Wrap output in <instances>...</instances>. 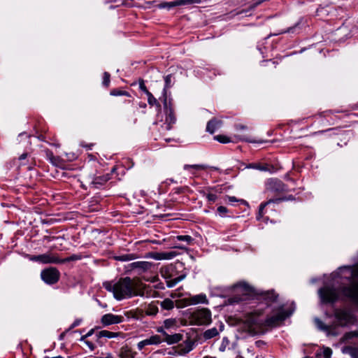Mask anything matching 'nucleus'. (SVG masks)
Listing matches in <instances>:
<instances>
[{"mask_svg": "<svg viewBox=\"0 0 358 358\" xmlns=\"http://www.w3.org/2000/svg\"><path fill=\"white\" fill-rule=\"evenodd\" d=\"M145 313L147 315L155 316L158 313V307L155 304H149L146 308Z\"/></svg>", "mask_w": 358, "mask_h": 358, "instance_id": "nucleus-25", "label": "nucleus"}, {"mask_svg": "<svg viewBox=\"0 0 358 358\" xmlns=\"http://www.w3.org/2000/svg\"><path fill=\"white\" fill-rule=\"evenodd\" d=\"M264 299L268 300V302H273L276 300L278 295L273 291L266 292L264 294Z\"/></svg>", "mask_w": 358, "mask_h": 358, "instance_id": "nucleus-33", "label": "nucleus"}, {"mask_svg": "<svg viewBox=\"0 0 358 358\" xmlns=\"http://www.w3.org/2000/svg\"><path fill=\"white\" fill-rule=\"evenodd\" d=\"M160 305L163 309L169 310L173 308L174 302L170 299H165L160 302Z\"/></svg>", "mask_w": 358, "mask_h": 358, "instance_id": "nucleus-26", "label": "nucleus"}, {"mask_svg": "<svg viewBox=\"0 0 358 358\" xmlns=\"http://www.w3.org/2000/svg\"><path fill=\"white\" fill-rule=\"evenodd\" d=\"M334 316L336 319V322L334 324L327 325L318 318L315 319V323L319 329L326 332L328 336L331 335L335 336L338 334L336 331V327H344L350 324L352 322V317L350 313L342 310H336Z\"/></svg>", "mask_w": 358, "mask_h": 358, "instance_id": "nucleus-3", "label": "nucleus"}, {"mask_svg": "<svg viewBox=\"0 0 358 358\" xmlns=\"http://www.w3.org/2000/svg\"><path fill=\"white\" fill-rule=\"evenodd\" d=\"M291 29H288L287 31H286V32H290Z\"/></svg>", "mask_w": 358, "mask_h": 358, "instance_id": "nucleus-62", "label": "nucleus"}, {"mask_svg": "<svg viewBox=\"0 0 358 358\" xmlns=\"http://www.w3.org/2000/svg\"><path fill=\"white\" fill-rule=\"evenodd\" d=\"M262 311L257 310L244 317L243 329L250 334H257L264 330V319L262 318Z\"/></svg>", "mask_w": 358, "mask_h": 358, "instance_id": "nucleus-4", "label": "nucleus"}, {"mask_svg": "<svg viewBox=\"0 0 358 358\" xmlns=\"http://www.w3.org/2000/svg\"><path fill=\"white\" fill-rule=\"evenodd\" d=\"M247 168L257 169V170L262 171H268L267 166L263 165V164H250L247 166Z\"/></svg>", "mask_w": 358, "mask_h": 358, "instance_id": "nucleus-34", "label": "nucleus"}, {"mask_svg": "<svg viewBox=\"0 0 358 358\" xmlns=\"http://www.w3.org/2000/svg\"><path fill=\"white\" fill-rule=\"evenodd\" d=\"M147 96L148 102L150 106L159 104L157 100L154 97L151 92L148 93Z\"/></svg>", "mask_w": 358, "mask_h": 358, "instance_id": "nucleus-41", "label": "nucleus"}, {"mask_svg": "<svg viewBox=\"0 0 358 358\" xmlns=\"http://www.w3.org/2000/svg\"><path fill=\"white\" fill-rule=\"evenodd\" d=\"M226 199L227 200L228 202H229L231 203L237 202L238 204H241V205H245V206L248 205V203L246 201H245L243 199H238L234 196H227Z\"/></svg>", "mask_w": 358, "mask_h": 358, "instance_id": "nucleus-30", "label": "nucleus"}, {"mask_svg": "<svg viewBox=\"0 0 358 358\" xmlns=\"http://www.w3.org/2000/svg\"><path fill=\"white\" fill-rule=\"evenodd\" d=\"M44 358H64L62 356H57V357H45Z\"/></svg>", "mask_w": 358, "mask_h": 358, "instance_id": "nucleus-59", "label": "nucleus"}, {"mask_svg": "<svg viewBox=\"0 0 358 358\" xmlns=\"http://www.w3.org/2000/svg\"><path fill=\"white\" fill-rule=\"evenodd\" d=\"M176 238L178 240V241H185L187 242L188 244H190L193 239L192 238L189 236V235H180V236H176Z\"/></svg>", "mask_w": 358, "mask_h": 358, "instance_id": "nucleus-37", "label": "nucleus"}, {"mask_svg": "<svg viewBox=\"0 0 358 358\" xmlns=\"http://www.w3.org/2000/svg\"><path fill=\"white\" fill-rule=\"evenodd\" d=\"M110 179V174L107 173L103 176H96L94 178L92 185L95 188H100L101 186L104 185Z\"/></svg>", "mask_w": 358, "mask_h": 358, "instance_id": "nucleus-17", "label": "nucleus"}, {"mask_svg": "<svg viewBox=\"0 0 358 358\" xmlns=\"http://www.w3.org/2000/svg\"><path fill=\"white\" fill-rule=\"evenodd\" d=\"M133 317L136 318V319H138L139 318V315H137L136 313H134L133 315H132Z\"/></svg>", "mask_w": 358, "mask_h": 358, "instance_id": "nucleus-58", "label": "nucleus"}, {"mask_svg": "<svg viewBox=\"0 0 358 358\" xmlns=\"http://www.w3.org/2000/svg\"><path fill=\"white\" fill-rule=\"evenodd\" d=\"M27 157V153H23L22 155H21L19 157V160L20 161H22L24 159H25Z\"/></svg>", "mask_w": 358, "mask_h": 358, "instance_id": "nucleus-54", "label": "nucleus"}, {"mask_svg": "<svg viewBox=\"0 0 358 358\" xmlns=\"http://www.w3.org/2000/svg\"><path fill=\"white\" fill-rule=\"evenodd\" d=\"M221 126L220 120L213 119L210 120L206 126V130L210 134H213Z\"/></svg>", "mask_w": 358, "mask_h": 358, "instance_id": "nucleus-21", "label": "nucleus"}, {"mask_svg": "<svg viewBox=\"0 0 358 358\" xmlns=\"http://www.w3.org/2000/svg\"><path fill=\"white\" fill-rule=\"evenodd\" d=\"M185 278V275H180L177 278H176V281L177 282V283H178L179 282L182 281L184 278Z\"/></svg>", "mask_w": 358, "mask_h": 358, "instance_id": "nucleus-52", "label": "nucleus"}, {"mask_svg": "<svg viewBox=\"0 0 358 358\" xmlns=\"http://www.w3.org/2000/svg\"><path fill=\"white\" fill-rule=\"evenodd\" d=\"M87 338H88V337H87V336H86V334H85V335L83 336L80 338V341H84V342H85V341H87L85 340Z\"/></svg>", "mask_w": 358, "mask_h": 358, "instance_id": "nucleus-57", "label": "nucleus"}, {"mask_svg": "<svg viewBox=\"0 0 358 358\" xmlns=\"http://www.w3.org/2000/svg\"><path fill=\"white\" fill-rule=\"evenodd\" d=\"M182 304L181 306H187L199 303L208 304V300L205 294H199L194 296H190L188 298H184L180 301Z\"/></svg>", "mask_w": 358, "mask_h": 358, "instance_id": "nucleus-9", "label": "nucleus"}, {"mask_svg": "<svg viewBox=\"0 0 358 358\" xmlns=\"http://www.w3.org/2000/svg\"><path fill=\"white\" fill-rule=\"evenodd\" d=\"M110 354H108L107 356L105 357H95V358H110Z\"/></svg>", "mask_w": 358, "mask_h": 358, "instance_id": "nucleus-60", "label": "nucleus"}, {"mask_svg": "<svg viewBox=\"0 0 358 358\" xmlns=\"http://www.w3.org/2000/svg\"><path fill=\"white\" fill-rule=\"evenodd\" d=\"M164 104L166 110V118L164 122V128L166 130H170L172 124L176 123V119L173 113V110L171 107H169L167 105V99L164 98Z\"/></svg>", "mask_w": 358, "mask_h": 358, "instance_id": "nucleus-12", "label": "nucleus"}, {"mask_svg": "<svg viewBox=\"0 0 358 358\" xmlns=\"http://www.w3.org/2000/svg\"><path fill=\"white\" fill-rule=\"evenodd\" d=\"M81 259H82L81 255L74 254V255L69 256V257L65 258V259H60V264L69 262H73V261H78Z\"/></svg>", "mask_w": 358, "mask_h": 358, "instance_id": "nucleus-32", "label": "nucleus"}, {"mask_svg": "<svg viewBox=\"0 0 358 358\" xmlns=\"http://www.w3.org/2000/svg\"><path fill=\"white\" fill-rule=\"evenodd\" d=\"M133 266L135 268H139L143 271H146L150 268L151 264L148 262H137L133 263Z\"/></svg>", "mask_w": 358, "mask_h": 358, "instance_id": "nucleus-28", "label": "nucleus"}, {"mask_svg": "<svg viewBox=\"0 0 358 358\" xmlns=\"http://www.w3.org/2000/svg\"><path fill=\"white\" fill-rule=\"evenodd\" d=\"M202 0H178L176 1L171 2H162L159 3L157 6L160 9L166 8L168 10L171 9L176 6L193 4V3H201Z\"/></svg>", "mask_w": 358, "mask_h": 358, "instance_id": "nucleus-11", "label": "nucleus"}, {"mask_svg": "<svg viewBox=\"0 0 358 358\" xmlns=\"http://www.w3.org/2000/svg\"><path fill=\"white\" fill-rule=\"evenodd\" d=\"M217 212L220 216L224 217L226 213L228 212V209L224 206H220L217 208Z\"/></svg>", "mask_w": 358, "mask_h": 358, "instance_id": "nucleus-42", "label": "nucleus"}, {"mask_svg": "<svg viewBox=\"0 0 358 358\" xmlns=\"http://www.w3.org/2000/svg\"><path fill=\"white\" fill-rule=\"evenodd\" d=\"M139 88L141 91H143V92L145 93V94L147 95L148 93H150V92L148 91V90L147 89L145 83H144V81L143 80H139Z\"/></svg>", "mask_w": 358, "mask_h": 358, "instance_id": "nucleus-44", "label": "nucleus"}, {"mask_svg": "<svg viewBox=\"0 0 358 358\" xmlns=\"http://www.w3.org/2000/svg\"><path fill=\"white\" fill-rule=\"evenodd\" d=\"M201 194H202L203 196H206L208 201L210 203H214L217 199V196L216 194L210 192H206L204 190L201 191Z\"/></svg>", "mask_w": 358, "mask_h": 358, "instance_id": "nucleus-31", "label": "nucleus"}, {"mask_svg": "<svg viewBox=\"0 0 358 358\" xmlns=\"http://www.w3.org/2000/svg\"><path fill=\"white\" fill-rule=\"evenodd\" d=\"M214 138L222 143H227L230 142V139L229 137L224 135H217L214 137Z\"/></svg>", "mask_w": 358, "mask_h": 358, "instance_id": "nucleus-36", "label": "nucleus"}, {"mask_svg": "<svg viewBox=\"0 0 358 358\" xmlns=\"http://www.w3.org/2000/svg\"><path fill=\"white\" fill-rule=\"evenodd\" d=\"M177 255V252L174 251L166 252H156L152 255V257L157 260L162 259H171Z\"/></svg>", "mask_w": 358, "mask_h": 358, "instance_id": "nucleus-20", "label": "nucleus"}, {"mask_svg": "<svg viewBox=\"0 0 358 358\" xmlns=\"http://www.w3.org/2000/svg\"><path fill=\"white\" fill-rule=\"evenodd\" d=\"M110 83V74L108 72H104L103 77V85L108 87Z\"/></svg>", "mask_w": 358, "mask_h": 358, "instance_id": "nucleus-43", "label": "nucleus"}, {"mask_svg": "<svg viewBox=\"0 0 358 358\" xmlns=\"http://www.w3.org/2000/svg\"><path fill=\"white\" fill-rule=\"evenodd\" d=\"M233 289L244 295H250L256 294L253 287L245 282H240L233 285Z\"/></svg>", "mask_w": 358, "mask_h": 358, "instance_id": "nucleus-14", "label": "nucleus"}, {"mask_svg": "<svg viewBox=\"0 0 358 358\" xmlns=\"http://www.w3.org/2000/svg\"><path fill=\"white\" fill-rule=\"evenodd\" d=\"M244 140L248 141V142H250V143H263V141H256V140L251 139V138H248L244 139Z\"/></svg>", "mask_w": 358, "mask_h": 358, "instance_id": "nucleus-51", "label": "nucleus"}, {"mask_svg": "<svg viewBox=\"0 0 358 358\" xmlns=\"http://www.w3.org/2000/svg\"><path fill=\"white\" fill-rule=\"evenodd\" d=\"M39 259L43 264H60V259L52 253L40 255Z\"/></svg>", "mask_w": 358, "mask_h": 358, "instance_id": "nucleus-16", "label": "nucleus"}, {"mask_svg": "<svg viewBox=\"0 0 358 358\" xmlns=\"http://www.w3.org/2000/svg\"><path fill=\"white\" fill-rule=\"evenodd\" d=\"M268 188L275 192H283L285 190V185L278 179H271L268 182Z\"/></svg>", "mask_w": 358, "mask_h": 358, "instance_id": "nucleus-19", "label": "nucleus"}, {"mask_svg": "<svg viewBox=\"0 0 358 358\" xmlns=\"http://www.w3.org/2000/svg\"><path fill=\"white\" fill-rule=\"evenodd\" d=\"M292 313L280 311L278 314L271 316L264 321V329L267 327H273L278 326L280 322L289 317Z\"/></svg>", "mask_w": 358, "mask_h": 358, "instance_id": "nucleus-8", "label": "nucleus"}, {"mask_svg": "<svg viewBox=\"0 0 358 358\" xmlns=\"http://www.w3.org/2000/svg\"><path fill=\"white\" fill-rule=\"evenodd\" d=\"M161 273L162 277H164L166 279L171 278V275L167 274V268H162Z\"/></svg>", "mask_w": 358, "mask_h": 358, "instance_id": "nucleus-48", "label": "nucleus"}, {"mask_svg": "<svg viewBox=\"0 0 358 358\" xmlns=\"http://www.w3.org/2000/svg\"><path fill=\"white\" fill-rule=\"evenodd\" d=\"M176 324V320L174 319H166L164 322V327L166 329H169Z\"/></svg>", "mask_w": 358, "mask_h": 358, "instance_id": "nucleus-40", "label": "nucleus"}, {"mask_svg": "<svg viewBox=\"0 0 358 358\" xmlns=\"http://www.w3.org/2000/svg\"><path fill=\"white\" fill-rule=\"evenodd\" d=\"M319 294L324 303H333L338 298V290L334 287H324L320 289Z\"/></svg>", "mask_w": 358, "mask_h": 358, "instance_id": "nucleus-7", "label": "nucleus"}, {"mask_svg": "<svg viewBox=\"0 0 358 358\" xmlns=\"http://www.w3.org/2000/svg\"><path fill=\"white\" fill-rule=\"evenodd\" d=\"M103 286L107 291L113 292L114 297L119 301L136 296H149L147 290L149 286L137 278H121L116 282H104Z\"/></svg>", "mask_w": 358, "mask_h": 358, "instance_id": "nucleus-1", "label": "nucleus"}, {"mask_svg": "<svg viewBox=\"0 0 358 358\" xmlns=\"http://www.w3.org/2000/svg\"><path fill=\"white\" fill-rule=\"evenodd\" d=\"M171 78H172L171 75H168L164 78V81H165V87L164 89V98L166 97V89L171 87V81H172Z\"/></svg>", "mask_w": 358, "mask_h": 358, "instance_id": "nucleus-35", "label": "nucleus"}, {"mask_svg": "<svg viewBox=\"0 0 358 358\" xmlns=\"http://www.w3.org/2000/svg\"><path fill=\"white\" fill-rule=\"evenodd\" d=\"M119 260L121 261H129L134 259V255H124L119 257L117 258Z\"/></svg>", "mask_w": 358, "mask_h": 358, "instance_id": "nucleus-45", "label": "nucleus"}, {"mask_svg": "<svg viewBox=\"0 0 358 358\" xmlns=\"http://www.w3.org/2000/svg\"><path fill=\"white\" fill-rule=\"evenodd\" d=\"M146 345H149L148 343V341L147 339H145L143 341H140L138 345H137V348L138 349V350H142L143 349V348Z\"/></svg>", "mask_w": 358, "mask_h": 358, "instance_id": "nucleus-46", "label": "nucleus"}, {"mask_svg": "<svg viewBox=\"0 0 358 358\" xmlns=\"http://www.w3.org/2000/svg\"><path fill=\"white\" fill-rule=\"evenodd\" d=\"M48 222L46 221V222H43V224H47Z\"/></svg>", "mask_w": 358, "mask_h": 358, "instance_id": "nucleus-63", "label": "nucleus"}, {"mask_svg": "<svg viewBox=\"0 0 358 358\" xmlns=\"http://www.w3.org/2000/svg\"><path fill=\"white\" fill-rule=\"evenodd\" d=\"M354 337H358V332L357 331H350L348 333H346L343 336V341H347L350 339H352Z\"/></svg>", "mask_w": 358, "mask_h": 358, "instance_id": "nucleus-38", "label": "nucleus"}, {"mask_svg": "<svg viewBox=\"0 0 358 358\" xmlns=\"http://www.w3.org/2000/svg\"><path fill=\"white\" fill-rule=\"evenodd\" d=\"M112 96H129V94L126 91H122L119 90H113L110 92Z\"/></svg>", "mask_w": 358, "mask_h": 358, "instance_id": "nucleus-39", "label": "nucleus"}, {"mask_svg": "<svg viewBox=\"0 0 358 358\" xmlns=\"http://www.w3.org/2000/svg\"><path fill=\"white\" fill-rule=\"evenodd\" d=\"M207 168H208V166L205 165V164H193V165L185 164L183 166V169L185 170H189V169H192L195 171L205 170Z\"/></svg>", "mask_w": 358, "mask_h": 358, "instance_id": "nucleus-27", "label": "nucleus"}, {"mask_svg": "<svg viewBox=\"0 0 358 358\" xmlns=\"http://www.w3.org/2000/svg\"><path fill=\"white\" fill-rule=\"evenodd\" d=\"M81 321H82V320H81V319H77V320H76L73 322V324L71 325V327H70L69 329H73L74 327H76L78 326V325L80 324Z\"/></svg>", "mask_w": 358, "mask_h": 358, "instance_id": "nucleus-49", "label": "nucleus"}, {"mask_svg": "<svg viewBox=\"0 0 358 358\" xmlns=\"http://www.w3.org/2000/svg\"><path fill=\"white\" fill-rule=\"evenodd\" d=\"M177 284V282L176 281V279H171L166 281V285L169 287H173Z\"/></svg>", "mask_w": 358, "mask_h": 358, "instance_id": "nucleus-47", "label": "nucleus"}, {"mask_svg": "<svg viewBox=\"0 0 358 358\" xmlns=\"http://www.w3.org/2000/svg\"><path fill=\"white\" fill-rule=\"evenodd\" d=\"M164 338L162 339V342L164 341L169 345H172L178 343L182 338V335L180 334H175L169 335L167 333H164Z\"/></svg>", "mask_w": 358, "mask_h": 358, "instance_id": "nucleus-18", "label": "nucleus"}, {"mask_svg": "<svg viewBox=\"0 0 358 358\" xmlns=\"http://www.w3.org/2000/svg\"><path fill=\"white\" fill-rule=\"evenodd\" d=\"M219 334V331L217 328L213 327L206 330L203 334V337L205 340H208L217 336Z\"/></svg>", "mask_w": 358, "mask_h": 358, "instance_id": "nucleus-23", "label": "nucleus"}, {"mask_svg": "<svg viewBox=\"0 0 358 358\" xmlns=\"http://www.w3.org/2000/svg\"><path fill=\"white\" fill-rule=\"evenodd\" d=\"M30 259L34 262H40L39 255L32 256L31 257H30Z\"/></svg>", "mask_w": 358, "mask_h": 358, "instance_id": "nucleus-53", "label": "nucleus"}, {"mask_svg": "<svg viewBox=\"0 0 358 358\" xmlns=\"http://www.w3.org/2000/svg\"><path fill=\"white\" fill-rule=\"evenodd\" d=\"M119 356L121 358H134V354L129 348L124 346L121 348Z\"/></svg>", "mask_w": 358, "mask_h": 358, "instance_id": "nucleus-24", "label": "nucleus"}, {"mask_svg": "<svg viewBox=\"0 0 358 358\" xmlns=\"http://www.w3.org/2000/svg\"><path fill=\"white\" fill-rule=\"evenodd\" d=\"M189 321L194 325H208L212 322L211 312L206 308L195 310L191 313Z\"/></svg>", "mask_w": 358, "mask_h": 358, "instance_id": "nucleus-5", "label": "nucleus"}, {"mask_svg": "<svg viewBox=\"0 0 358 358\" xmlns=\"http://www.w3.org/2000/svg\"><path fill=\"white\" fill-rule=\"evenodd\" d=\"M93 333H94V329H92L90 330V331L86 334V336L90 337V336H91L93 334Z\"/></svg>", "mask_w": 358, "mask_h": 358, "instance_id": "nucleus-55", "label": "nucleus"}, {"mask_svg": "<svg viewBox=\"0 0 358 358\" xmlns=\"http://www.w3.org/2000/svg\"><path fill=\"white\" fill-rule=\"evenodd\" d=\"M157 331L159 332V333H162L163 335H164V333H166V331H164L163 327L158 328L157 329Z\"/></svg>", "mask_w": 358, "mask_h": 358, "instance_id": "nucleus-56", "label": "nucleus"}, {"mask_svg": "<svg viewBox=\"0 0 358 358\" xmlns=\"http://www.w3.org/2000/svg\"><path fill=\"white\" fill-rule=\"evenodd\" d=\"M149 345H158L162 342V339L159 335H154L147 338Z\"/></svg>", "mask_w": 358, "mask_h": 358, "instance_id": "nucleus-29", "label": "nucleus"}, {"mask_svg": "<svg viewBox=\"0 0 358 358\" xmlns=\"http://www.w3.org/2000/svg\"><path fill=\"white\" fill-rule=\"evenodd\" d=\"M120 334V333L119 332H112L108 330H102L97 333L96 336L98 338L106 337L108 338H112L117 337Z\"/></svg>", "mask_w": 358, "mask_h": 358, "instance_id": "nucleus-22", "label": "nucleus"}, {"mask_svg": "<svg viewBox=\"0 0 358 358\" xmlns=\"http://www.w3.org/2000/svg\"><path fill=\"white\" fill-rule=\"evenodd\" d=\"M60 273L57 268L50 267L44 269L41 273L42 280L48 285H53L58 282Z\"/></svg>", "mask_w": 358, "mask_h": 358, "instance_id": "nucleus-6", "label": "nucleus"}, {"mask_svg": "<svg viewBox=\"0 0 358 358\" xmlns=\"http://www.w3.org/2000/svg\"><path fill=\"white\" fill-rule=\"evenodd\" d=\"M195 346V341L188 339L183 343L178 345L177 353L180 355H185L192 351Z\"/></svg>", "mask_w": 358, "mask_h": 358, "instance_id": "nucleus-15", "label": "nucleus"}, {"mask_svg": "<svg viewBox=\"0 0 358 358\" xmlns=\"http://www.w3.org/2000/svg\"><path fill=\"white\" fill-rule=\"evenodd\" d=\"M285 198H278L275 199H269L268 201L262 203L259 208V211L257 215V220L260 222H268L269 220L268 216L266 215L265 207L271 203H280L285 201Z\"/></svg>", "mask_w": 358, "mask_h": 358, "instance_id": "nucleus-10", "label": "nucleus"}, {"mask_svg": "<svg viewBox=\"0 0 358 358\" xmlns=\"http://www.w3.org/2000/svg\"><path fill=\"white\" fill-rule=\"evenodd\" d=\"M101 321L104 326H108L110 324H116L122 322L124 321V317L122 315L108 313L102 316Z\"/></svg>", "mask_w": 358, "mask_h": 358, "instance_id": "nucleus-13", "label": "nucleus"}, {"mask_svg": "<svg viewBox=\"0 0 358 358\" xmlns=\"http://www.w3.org/2000/svg\"><path fill=\"white\" fill-rule=\"evenodd\" d=\"M110 358H113V357H112V355H110Z\"/></svg>", "mask_w": 358, "mask_h": 358, "instance_id": "nucleus-64", "label": "nucleus"}, {"mask_svg": "<svg viewBox=\"0 0 358 358\" xmlns=\"http://www.w3.org/2000/svg\"><path fill=\"white\" fill-rule=\"evenodd\" d=\"M85 343L86 344V345L91 350H94V348H95V345L93 343L90 342V341H85Z\"/></svg>", "mask_w": 358, "mask_h": 358, "instance_id": "nucleus-50", "label": "nucleus"}, {"mask_svg": "<svg viewBox=\"0 0 358 358\" xmlns=\"http://www.w3.org/2000/svg\"><path fill=\"white\" fill-rule=\"evenodd\" d=\"M239 127H240V129H245V126H243V125H240V126H239Z\"/></svg>", "mask_w": 358, "mask_h": 358, "instance_id": "nucleus-61", "label": "nucleus"}, {"mask_svg": "<svg viewBox=\"0 0 358 358\" xmlns=\"http://www.w3.org/2000/svg\"><path fill=\"white\" fill-rule=\"evenodd\" d=\"M344 278L350 279L351 285L343 287L342 292L346 296L358 302V264L353 267L345 266L340 268Z\"/></svg>", "mask_w": 358, "mask_h": 358, "instance_id": "nucleus-2", "label": "nucleus"}]
</instances>
